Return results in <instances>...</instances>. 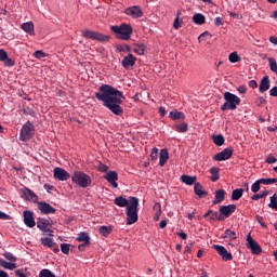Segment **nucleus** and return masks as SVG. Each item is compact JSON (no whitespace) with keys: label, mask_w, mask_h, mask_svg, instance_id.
<instances>
[{"label":"nucleus","mask_w":277,"mask_h":277,"mask_svg":"<svg viewBox=\"0 0 277 277\" xmlns=\"http://www.w3.org/2000/svg\"><path fill=\"white\" fill-rule=\"evenodd\" d=\"M131 203V199H127L122 196L116 197L115 198V205H117V207H121V208H127L129 207V205Z\"/></svg>","instance_id":"4be33fe9"},{"label":"nucleus","mask_w":277,"mask_h":277,"mask_svg":"<svg viewBox=\"0 0 277 277\" xmlns=\"http://www.w3.org/2000/svg\"><path fill=\"white\" fill-rule=\"evenodd\" d=\"M188 220H194L196 217V210L187 214Z\"/></svg>","instance_id":"0e129e2a"},{"label":"nucleus","mask_w":277,"mask_h":277,"mask_svg":"<svg viewBox=\"0 0 277 277\" xmlns=\"http://www.w3.org/2000/svg\"><path fill=\"white\" fill-rule=\"evenodd\" d=\"M261 185H274V183H277V179H260Z\"/></svg>","instance_id":"a19ab883"},{"label":"nucleus","mask_w":277,"mask_h":277,"mask_svg":"<svg viewBox=\"0 0 277 277\" xmlns=\"http://www.w3.org/2000/svg\"><path fill=\"white\" fill-rule=\"evenodd\" d=\"M222 237L223 239H229L233 241L237 239V233L233 232V229H226Z\"/></svg>","instance_id":"c756f323"},{"label":"nucleus","mask_w":277,"mask_h":277,"mask_svg":"<svg viewBox=\"0 0 277 277\" xmlns=\"http://www.w3.org/2000/svg\"><path fill=\"white\" fill-rule=\"evenodd\" d=\"M24 224L28 226V228H34L36 226V220L34 219V212L29 210H25L24 213Z\"/></svg>","instance_id":"2eb2a0df"},{"label":"nucleus","mask_w":277,"mask_h":277,"mask_svg":"<svg viewBox=\"0 0 277 277\" xmlns=\"http://www.w3.org/2000/svg\"><path fill=\"white\" fill-rule=\"evenodd\" d=\"M232 157H233V149L225 148L221 153L214 155L213 159H214V161H226L227 159H230Z\"/></svg>","instance_id":"4468645a"},{"label":"nucleus","mask_w":277,"mask_h":277,"mask_svg":"<svg viewBox=\"0 0 277 277\" xmlns=\"http://www.w3.org/2000/svg\"><path fill=\"white\" fill-rule=\"evenodd\" d=\"M210 174H211V181L213 182V183H215V181H220V168H217V167H212L211 169H210Z\"/></svg>","instance_id":"a878e982"},{"label":"nucleus","mask_w":277,"mask_h":277,"mask_svg":"<svg viewBox=\"0 0 277 277\" xmlns=\"http://www.w3.org/2000/svg\"><path fill=\"white\" fill-rule=\"evenodd\" d=\"M137 207H140V200L136 197H130V203L126 208L128 226H131V224H135V222H137Z\"/></svg>","instance_id":"f03ea898"},{"label":"nucleus","mask_w":277,"mask_h":277,"mask_svg":"<svg viewBox=\"0 0 277 277\" xmlns=\"http://www.w3.org/2000/svg\"><path fill=\"white\" fill-rule=\"evenodd\" d=\"M207 38H211V35H210L209 31L202 32V34L198 37V41H199V42H205V40H207Z\"/></svg>","instance_id":"09e8293b"},{"label":"nucleus","mask_w":277,"mask_h":277,"mask_svg":"<svg viewBox=\"0 0 277 277\" xmlns=\"http://www.w3.org/2000/svg\"><path fill=\"white\" fill-rule=\"evenodd\" d=\"M271 88V81L268 76H264L260 82L259 90L263 94L264 92H267Z\"/></svg>","instance_id":"6ab92c4d"},{"label":"nucleus","mask_w":277,"mask_h":277,"mask_svg":"<svg viewBox=\"0 0 277 277\" xmlns=\"http://www.w3.org/2000/svg\"><path fill=\"white\" fill-rule=\"evenodd\" d=\"M45 57H48V54L44 53L42 50L36 51V60H44Z\"/></svg>","instance_id":"de8ad7c7"},{"label":"nucleus","mask_w":277,"mask_h":277,"mask_svg":"<svg viewBox=\"0 0 277 277\" xmlns=\"http://www.w3.org/2000/svg\"><path fill=\"white\" fill-rule=\"evenodd\" d=\"M213 249L222 256L223 261H233V254L224 246L213 245Z\"/></svg>","instance_id":"ddd939ff"},{"label":"nucleus","mask_w":277,"mask_h":277,"mask_svg":"<svg viewBox=\"0 0 277 277\" xmlns=\"http://www.w3.org/2000/svg\"><path fill=\"white\" fill-rule=\"evenodd\" d=\"M157 157H159V149L154 147L150 153V158L153 161H157Z\"/></svg>","instance_id":"49530a36"},{"label":"nucleus","mask_w":277,"mask_h":277,"mask_svg":"<svg viewBox=\"0 0 277 277\" xmlns=\"http://www.w3.org/2000/svg\"><path fill=\"white\" fill-rule=\"evenodd\" d=\"M113 230H114V227L105 226V225L101 226L98 228V232H100V234H102L103 237H109V235H111Z\"/></svg>","instance_id":"cd10ccee"},{"label":"nucleus","mask_w":277,"mask_h":277,"mask_svg":"<svg viewBox=\"0 0 277 277\" xmlns=\"http://www.w3.org/2000/svg\"><path fill=\"white\" fill-rule=\"evenodd\" d=\"M4 64H5L6 66H14V61H13L12 58H9V57L6 56V58H5V61H4Z\"/></svg>","instance_id":"052dcab7"},{"label":"nucleus","mask_w":277,"mask_h":277,"mask_svg":"<svg viewBox=\"0 0 277 277\" xmlns=\"http://www.w3.org/2000/svg\"><path fill=\"white\" fill-rule=\"evenodd\" d=\"M0 220H10V215H8L6 213L0 211Z\"/></svg>","instance_id":"e2e57ef3"},{"label":"nucleus","mask_w":277,"mask_h":277,"mask_svg":"<svg viewBox=\"0 0 277 277\" xmlns=\"http://www.w3.org/2000/svg\"><path fill=\"white\" fill-rule=\"evenodd\" d=\"M95 98L102 101L104 107L109 109L115 116H122L124 114V109L121 106L124 95L118 89L109 84H102L98 88V92L95 93Z\"/></svg>","instance_id":"f257e3e1"},{"label":"nucleus","mask_w":277,"mask_h":277,"mask_svg":"<svg viewBox=\"0 0 277 277\" xmlns=\"http://www.w3.org/2000/svg\"><path fill=\"white\" fill-rule=\"evenodd\" d=\"M214 25H216V27H220V25H224V21L222 19V17H215Z\"/></svg>","instance_id":"bf43d9fd"},{"label":"nucleus","mask_w":277,"mask_h":277,"mask_svg":"<svg viewBox=\"0 0 277 277\" xmlns=\"http://www.w3.org/2000/svg\"><path fill=\"white\" fill-rule=\"evenodd\" d=\"M22 29L26 31V34H30L34 36V22H27L22 25Z\"/></svg>","instance_id":"c85d7f7f"},{"label":"nucleus","mask_w":277,"mask_h":277,"mask_svg":"<svg viewBox=\"0 0 277 277\" xmlns=\"http://www.w3.org/2000/svg\"><path fill=\"white\" fill-rule=\"evenodd\" d=\"M256 222L261 225L262 228H267L265 221H263V216L256 215Z\"/></svg>","instance_id":"5fc2aeb1"},{"label":"nucleus","mask_w":277,"mask_h":277,"mask_svg":"<svg viewBox=\"0 0 277 277\" xmlns=\"http://www.w3.org/2000/svg\"><path fill=\"white\" fill-rule=\"evenodd\" d=\"M237 209V206L235 205H228V206H222L220 208V213L223 217H230L232 213H235V210Z\"/></svg>","instance_id":"f3484780"},{"label":"nucleus","mask_w":277,"mask_h":277,"mask_svg":"<svg viewBox=\"0 0 277 277\" xmlns=\"http://www.w3.org/2000/svg\"><path fill=\"white\" fill-rule=\"evenodd\" d=\"M71 181L72 183H75L79 187H82L83 189L92 185V177H90V175L85 174L82 171L74 172V174L71 175Z\"/></svg>","instance_id":"20e7f679"},{"label":"nucleus","mask_w":277,"mask_h":277,"mask_svg":"<svg viewBox=\"0 0 277 277\" xmlns=\"http://www.w3.org/2000/svg\"><path fill=\"white\" fill-rule=\"evenodd\" d=\"M124 14L131 16V18H142L144 16V12L138 5L129 6L126 9Z\"/></svg>","instance_id":"9d476101"},{"label":"nucleus","mask_w":277,"mask_h":277,"mask_svg":"<svg viewBox=\"0 0 277 277\" xmlns=\"http://www.w3.org/2000/svg\"><path fill=\"white\" fill-rule=\"evenodd\" d=\"M277 159L273 155H268L266 158V163H276Z\"/></svg>","instance_id":"4d7b16f0"},{"label":"nucleus","mask_w":277,"mask_h":277,"mask_svg":"<svg viewBox=\"0 0 277 277\" xmlns=\"http://www.w3.org/2000/svg\"><path fill=\"white\" fill-rule=\"evenodd\" d=\"M225 196H226V192H224V189L216 190L213 205H220V202H223Z\"/></svg>","instance_id":"b1692460"},{"label":"nucleus","mask_w":277,"mask_h":277,"mask_svg":"<svg viewBox=\"0 0 277 277\" xmlns=\"http://www.w3.org/2000/svg\"><path fill=\"white\" fill-rule=\"evenodd\" d=\"M174 29H181L183 27V22L179 18V16L173 22Z\"/></svg>","instance_id":"3c124183"},{"label":"nucleus","mask_w":277,"mask_h":277,"mask_svg":"<svg viewBox=\"0 0 277 277\" xmlns=\"http://www.w3.org/2000/svg\"><path fill=\"white\" fill-rule=\"evenodd\" d=\"M194 192L197 196H199V198H205V196H207V192L202 189V185H200V183H195Z\"/></svg>","instance_id":"393cba45"},{"label":"nucleus","mask_w":277,"mask_h":277,"mask_svg":"<svg viewBox=\"0 0 277 277\" xmlns=\"http://www.w3.org/2000/svg\"><path fill=\"white\" fill-rule=\"evenodd\" d=\"M269 42H272V44L277 45V37H269Z\"/></svg>","instance_id":"338daca9"},{"label":"nucleus","mask_w":277,"mask_h":277,"mask_svg":"<svg viewBox=\"0 0 277 277\" xmlns=\"http://www.w3.org/2000/svg\"><path fill=\"white\" fill-rule=\"evenodd\" d=\"M154 208H156L158 211L156 212V215L154 220H159V216L161 215V205L160 203H155Z\"/></svg>","instance_id":"603ef678"},{"label":"nucleus","mask_w":277,"mask_h":277,"mask_svg":"<svg viewBox=\"0 0 277 277\" xmlns=\"http://www.w3.org/2000/svg\"><path fill=\"white\" fill-rule=\"evenodd\" d=\"M23 196H24V198H26V200H34V198H36V195L34 194V192H31L27 188L25 190H23Z\"/></svg>","instance_id":"58836bf2"},{"label":"nucleus","mask_w":277,"mask_h":277,"mask_svg":"<svg viewBox=\"0 0 277 277\" xmlns=\"http://www.w3.org/2000/svg\"><path fill=\"white\" fill-rule=\"evenodd\" d=\"M247 248L251 250L252 254H261V252H263V249H261V246L258 245V242H255L252 239V236L250 234L247 236Z\"/></svg>","instance_id":"9b49d317"},{"label":"nucleus","mask_w":277,"mask_h":277,"mask_svg":"<svg viewBox=\"0 0 277 277\" xmlns=\"http://www.w3.org/2000/svg\"><path fill=\"white\" fill-rule=\"evenodd\" d=\"M37 227L45 235L53 237V230H51V220L39 217Z\"/></svg>","instance_id":"6e6552de"},{"label":"nucleus","mask_w":277,"mask_h":277,"mask_svg":"<svg viewBox=\"0 0 277 277\" xmlns=\"http://www.w3.org/2000/svg\"><path fill=\"white\" fill-rule=\"evenodd\" d=\"M90 235H88L85 232L79 233L76 237V241L83 242L84 246H90Z\"/></svg>","instance_id":"412c9836"},{"label":"nucleus","mask_w":277,"mask_h":277,"mask_svg":"<svg viewBox=\"0 0 277 277\" xmlns=\"http://www.w3.org/2000/svg\"><path fill=\"white\" fill-rule=\"evenodd\" d=\"M61 252H63V254H69L70 245L69 243H62L61 245Z\"/></svg>","instance_id":"a18cd8bd"},{"label":"nucleus","mask_w":277,"mask_h":277,"mask_svg":"<svg viewBox=\"0 0 277 277\" xmlns=\"http://www.w3.org/2000/svg\"><path fill=\"white\" fill-rule=\"evenodd\" d=\"M193 21L195 25H205V15L197 13L193 16Z\"/></svg>","instance_id":"2f4dec72"},{"label":"nucleus","mask_w":277,"mask_h":277,"mask_svg":"<svg viewBox=\"0 0 277 277\" xmlns=\"http://www.w3.org/2000/svg\"><path fill=\"white\" fill-rule=\"evenodd\" d=\"M104 179L111 184L115 188L118 187V173L116 171H108L105 175Z\"/></svg>","instance_id":"dca6fc26"},{"label":"nucleus","mask_w":277,"mask_h":277,"mask_svg":"<svg viewBox=\"0 0 277 277\" xmlns=\"http://www.w3.org/2000/svg\"><path fill=\"white\" fill-rule=\"evenodd\" d=\"M98 172H107V170H109V167H107L106 164L100 163L97 167Z\"/></svg>","instance_id":"6e6d98bb"},{"label":"nucleus","mask_w":277,"mask_h":277,"mask_svg":"<svg viewBox=\"0 0 277 277\" xmlns=\"http://www.w3.org/2000/svg\"><path fill=\"white\" fill-rule=\"evenodd\" d=\"M53 174L56 181H68L70 179V173L60 167L54 168Z\"/></svg>","instance_id":"f8f14e48"},{"label":"nucleus","mask_w":277,"mask_h":277,"mask_svg":"<svg viewBox=\"0 0 277 277\" xmlns=\"http://www.w3.org/2000/svg\"><path fill=\"white\" fill-rule=\"evenodd\" d=\"M3 256H4V259H6V261H11L12 263H16V256H14V254H12L11 252H4Z\"/></svg>","instance_id":"c03bdc74"},{"label":"nucleus","mask_w":277,"mask_h":277,"mask_svg":"<svg viewBox=\"0 0 277 277\" xmlns=\"http://www.w3.org/2000/svg\"><path fill=\"white\" fill-rule=\"evenodd\" d=\"M175 131H177V133H187V122L175 124Z\"/></svg>","instance_id":"c9c22d12"},{"label":"nucleus","mask_w":277,"mask_h":277,"mask_svg":"<svg viewBox=\"0 0 277 277\" xmlns=\"http://www.w3.org/2000/svg\"><path fill=\"white\" fill-rule=\"evenodd\" d=\"M82 38H87L88 40H95L96 42H109L111 37L98 31L84 29L82 30Z\"/></svg>","instance_id":"0eeeda50"},{"label":"nucleus","mask_w":277,"mask_h":277,"mask_svg":"<svg viewBox=\"0 0 277 277\" xmlns=\"http://www.w3.org/2000/svg\"><path fill=\"white\" fill-rule=\"evenodd\" d=\"M34 135H36V126L30 121H27L21 129L19 140L22 142H29Z\"/></svg>","instance_id":"423d86ee"},{"label":"nucleus","mask_w":277,"mask_h":277,"mask_svg":"<svg viewBox=\"0 0 277 277\" xmlns=\"http://www.w3.org/2000/svg\"><path fill=\"white\" fill-rule=\"evenodd\" d=\"M0 277H10L5 271H0Z\"/></svg>","instance_id":"774afa93"},{"label":"nucleus","mask_w":277,"mask_h":277,"mask_svg":"<svg viewBox=\"0 0 277 277\" xmlns=\"http://www.w3.org/2000/svg\"><path fill=\"white\" fill-rule=\"evenodd\" d=\"M181 181L185 185H196V182L198 181V177L184 174V175L181 176Z\"/></svg>","instance_id":"5701e85b"},{"label":"nucleus","mask_w":277,"mask_h":277,"mask_svg":"<svg viewBox=\"0 0 277 277\" xmlns=\"http://www.w3.org/2000/svg\"><path fill=\"white\" fill-rule=\"evenodd\" d=\"M136 61L137 58H135L133 54H128L123 57L121 65L123 66V68H131V66H135Z\"/></svg>","instance_id":"a211bd4d"},{"label":"nucleus","mask_w":277,"mask_h":277,"mask_svg":"<svg viewBox=\"0 0 277 277\" xmlns=\"http://www.w3.org/2000/svg\"><path fill=\"white\" fill-rule=\"evenodd\" d=\"M268 194H269V192L263 190L260 194L253 195L251 198H252V200H261V198H265Z\"/></svg>","instance_id":"79ce46f5"},{"label":"nucleus","mask_w":277,"mask_h":277,"mask_svg":"<svg viewBox=\"0 0 277 277\" xmlns=\"http://www.w3.org/2000/svg\"><path fill=\"white\" fill-rule=\"evenodd\" d=\"M168 159H170V155L168 154V149H161L159 155V167L163 168L166 166Z\"/></svg>","instance_id":"aec40b11"},{"label":"nucleus","mask_w":277,"mask_h":277,"mask_svg":"<svg viewBox=\"0 0 277 277\" xmlns=\"http://www.w3.org/2000/svg\"><path fill=\"white\" fill-rule=\"evenodd\" d=\"M224 100H225V103L221 107L222 111H226V109H229V110L237 109V105L241 103V98H239V96L230 92L224 93Z\"/></svg>","instance_id":"39448f33"},{"label":"nucleus","mask_w":277,"mask_h":277,"mask_svg":"<svg viewBox=\"0 0 277 277\" xmlns=\"http://www.w3.org/2000/svg\"><path fill=\"white\" fill-rule=\"evenodd\" d=\"M228 60L232 64H237V62H241V57H239V54H237V52L230 53Z\"/></svg>","instance_id":"e433bc0d"},{"label":"nucleus","mask_w":277,"mask_h":277,"mask_svg":"<svg viewBox=\"0 0 277 277\" xmlns=\"http://www.w3.org/2000/svg\"><path fill=\"white\" fill-rule=\"evenodd\" d=\"M243 196V188L234 189L232 193V200H239Z\"/></svg>","instance_id":"72a5a7b5"},{"label":"nucleus","mask_w":277,"mask_h":277,"mask_svg":"<svg viewBox=\"0 0 277 277\" xmlns=\"http://www.w3.org/2000/svg\"><path fill=\"white\" fill-rule=\"evenodd\" d=\"M110 30L116 34L119 40H130L131 34H133V27L129 24H121L120 26H111Z\"/></svg>","instance_id":"7ed1b4c3"},{"label":"nucleus","mask_w":277,"mask_h":277,"mask_svg":"<svg viewBox=\"0 0 277 277\" xmlns=\"http://www.w3.org/2000/svg\"><path fill=\"white\" fill-rule=\"evenodd\" d=\"M211 220H217L219 222H222V220H224V216L222 215V212H213L211 215Z\"/></svg>","instance_id":"8fccbe9b"},{"label":"nucleus","mask_w":277,"mask_h":277,"mask_svg":"<svg viewBox=\"0 0 277 277\" xmlns=\"http://www.w3.org/2000/svg\"><path fill=\"white\" fill-rule=\"evenodd\" d=\"M249 85L254 90V88H258L256 80H250Z\"/></svg>","instance_id":"69168bd1"},{"label":"nucleus","mask_w":277,"mask_h":277,"mask_svg":"<svg viewBox=\"0 0 277 277\" xmlns=\"http://www.w3.org/2000/svg\"><path fill=\"white\" fill-rule=\"evenodd\" d=\"M213 142L216 146H224V136L222 134L215 135Z\"/></svg>","instance_id":"4c0bfd02"},{"label":"nucleus","mask_w":277,"mask_h":277,"mask_svg":"<svg viewBox=\"0 0 277 277\" xmlns=\"http://www.w3.org/2000/svg\"><path fill=\"white\" fill-rule=\"evenodd\" d=\"M8 60V52L5 50L0 49V62H5Z\"/></svg>","instance_id":"864d4df0"},{"label":"nucleus","mask_w":277,"mask_h":277,"mask_svg":"<svg viewBox=\"0 0 277 277\" xmlns=\"http://www.w3.org/2000/svg\"><path fill=\"white\" fill-rule=\"evenodd\" d=\"M0 267H3L4 269H16L15 263L6 262L5 260L0 258Z\"/></svg>","instance_id":"7c9ffc66"},{"label":"nucleus","mask_w":277,"mask_h":277,"mask_svg":"<svg viewBox=\"0 0 277 277\" xmlns=\"http://www.w3.org/2000/svg\"><path fill=\"white\" fill-rule=\"evenodd\" d=\"M171 120H185V115L179 110H173L169 114Z\"/></svg>","instance_id":"bb28decb"},{"label":"nucleus","mask_w":277,"mask_h":277,"mask_svg":"<svg viewBox=\"0 0 277 277\" xmlns=\"http://www.w3.org/2000/svg\"><path fill=\"white\" fill-rule=\"evenodd\" d=\"M41 243L45 248H53V246H55V242H53L52 238H41Z\"/></svg>","instance_id":"f704fd0d"},{"label":"nucleus","mask_w":277,"mask_h":277,"mask_svg":"<svg viewBox=\"0 0 277 277\" xmlns=\"http://www.w3.org/2000/svg\"><path fill=\"white\" fill-rule=\"evenodd\" d=\"M134 53H137V55H144V52L146 51V45L144 43H136L133 48Z\"/></svg>","instance_id":"473e14b6"},{"label":"nucleus","mask_w":277,"mask_h":277,"mask_svg":"<svg viewBox=\"0 0 277 277\" xmlns=\"http://www.w3.org/2000/svg\"><path fill=\"white\" fill-rule=\"evenodd\" d=\"M239 94H246L248 92V88L246 85H240L237 88Z\"/></svg>","instance_id":"13d9d810"},{"label":"nucleus","mask_w":277,"mask_h":277,"mask_svg":"<svg viewBox=\"0 0 277 277\" xmlns=\"http://www.w3.org/2000/svg\"><path fill=\"white\" fill-rule=\"evenodd\" d=\"M260 189H261V182L260 180H258L252 184L251 192H253V194H256V192H259Z\"/></svg>","instance_id":"37998d69"},{"label":"nucleus","mask_w":277,"mask_h":277,"mask_svg":"<svg viewBox=\"0 0 277 277\" xmlns=\"http://www.w3.org/2000/svg\"><path fill=\"white\" fill-rule=\"evenodd\" d=\"M39 277H55V274H53V272H51L50 269L43 268L39 273Z\"/></svg>","instance_id":"ea45409f"},{"label":"nucleus","mask_w":277,"mask_h":277,"mask_svg":"<svg viewBox=\"0 0 277 277\" xmlns=\"http://www.w3.org/2000/svg\"><path fill=\"white\" fill-rule=\"evenodd\" d=\"M269 96H277V87H273L269 90Z\"/></svg>","instance_id":"680f3d73"},{"label":"nucleus","mask_w":277,"mask_h":277,"mask_svg":"<svg viewBox=\"0 0 277 277\" xmlns=\"http://www.w3.org/2000/svg\"><path fill=\"white\" fill-rule=\"evenodd\" d=\"M37 209L41 213V215H51L52 213H55V211H57L47 201L37 202Z\"/></svg>","instance_id":"1a4fd4ad"}]
</instances>
